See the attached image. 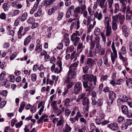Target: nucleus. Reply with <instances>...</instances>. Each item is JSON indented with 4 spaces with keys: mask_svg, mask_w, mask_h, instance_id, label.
I'll return each mask as SVG.
<instances>
[{
    "mask_svg": "<svg viewBox=\"0 0 132 132\" xmlns=\"http://www.w3.org/2000/svg\"><path fill=\"white\" fill-rule=\"evenodd\" d=\"M82 78V79L84 81L83 82V87L86 88L85 91L89 93L92 92L94 88L92 86L93 83L94 85H96V77L92 75L87 74L83 75Z\"/></svg>",
    "mask_w": 132,
    "mask_h": 132,
    "instance_id": "1",
    "label": "nucleus"
},
{
    "mask_svg": "<svg viewBox=\"0 0 132 132\" xmlns=\"http://www.w3.org/2000/svg\"><path fill=\"white\" fill-rule=\"evenodd\" d=\"M112 18L116 22L119 23V22L120 24L122 25L124 21L125 16L122 15L121 13H119L115 16H113Z\"/></svg>",
    "mask_w": 132,
    "mask_h": 132,
    "instance_id": "2",
    "label": "nucleus"
},
{
    "mask_svg": "<svg viewBox=\"0 0 132 132\" xmlns=\"http://www.w3.org/2000/svg\"><path fill=\"white\" fill-rule=\"evenodd\" d=\"M82 85L80 82H78L75 85L73 88L74 93L78 94L81 92L82 90Z\"/></svg>",
    "mask_w": 132,
    "mask_h": 132,
    "instance_id": "3",
    "label": "nucleus"
},
{
    "mask_svg": "<svg viewBox=\"0 0 132 132\" xmlns=\"http://www.w3.org/2000/svg\"><path fill=\"white\" fill-rule=\"evenodd\" d=\"M112 49L113 53L112 52L111 53V57L112 62L113 64L116 59L117 58V51L115 48L114 42H113L112 43Z\"/></svg>",
    "mask_w": 132,
    "mask_h": 132,
    "instance_id": "4",
    "label": "nucleus"
},
{
    "mask_svg": "<svg viewBox=\"0 0 132 132\" xmlns=\"http://www.w3.org/2000/svg\"><path fill=\"white\" fill-rule=\"evenodd\" d=\"M105 19L104 23L106 24V31L105 35L106 36H108L111 32V26H110V19L108 17H105Z\"/></svg>",
    "mask_w": 132,
    "mask_h": 132,
    "instance_id": "5",
    "label": "nucleus"
},
{
    "mask_svg": "<svg viewBox=\"0 0 132 132\" xmlns=\"http://www.w3.org/2000/svg\"><path fill=\"white\" fill-rule=\"evenodd\" d=\"M71 40L74 42L73 44L75 46H76L79 43L80 38L77 36V35L75 33H73L71 37Z\"/></svg>",
    "mask_w": 132,
    "mask_h": 132,
    "instance_id": "6",
    "label": "nucleus"
},
{
    "mask_svg": "<svg viewBox=\"0 0 132 132\" xmlns=\"http://www.w3.org/2000/svg\"><path fill=\"white\" fill-rule=\"evenodd\" d=\"M126 9L127 10H126V20H131L132 18V9L130 10L129 6H127Z\"/></svg>",
    "mask_w": 132,
    "mask_h": 132,
    "instance_id": "7",
    "label": "nucleus"
},
{
    "mask_svg": "<svg viewBox=\"0 0 132 132\" xmlns=\"http://www.w3.org/2000/svg\"><path fill=\"white\" fill-rule=\"evenodd\" d=\"M75 70V68L69 69L68 73V76H67V78H68L69 79H70L73 78L76 75Z\"/></svg>",
    "mask_w": 132,
    "mask_h": 132,
    "instance_id": "8",
    "label": "nucleus"
},
{
    "mask_svg": "<svg viewBox=\"0 0 132 132\" xmlns=\"http://www.w3.org/2000/svg\"><path fill=\"white\" fill-rule=\"evenodd\" d=\"M120 2L122 9V12H125L127 8L126 5L127 3V0H120Z\"/></svg>",
    "mask_w": 132,
    "mask_h": 132,
    "instance_id": "9",
    "label": "nucleus"
},
{
    "mask_svg": "<svg viewBox=\"0 0 132 132\" xmlns=\"http://www.w3.org/2000/svg\"><path fill=\"white\" fill-rule=\"evenodd\" d=\"M108 127L113 130H116L119 128L118 124L116 122L108 124Z\"/></svg>",
    "mask_w": 132,
    "mask_h": 132,
    "instance_id": "10",
    "label": "nucleus"
},
{
    "mask_svg": "<svg viewBox=\"0 0 132 132\" xmlns=\"http://www.w3.org/2000/svg\"><path fill=\"white\" fill-rule=\"evenodd\" d=\"M80 53H75V51H74L71 54L70 58L71 60H73V61H76L77 58V57L79 56Z\"/></svg>",
    "mask_w": 132,
    "mask_h": 132,
    "instance_id": "11",
    "label": "nucleus"
},
{
    "mask_svg": "<svg viewBox=\"0 0 132 132\" xmlns=\"http://www.w3.org/2000/svg\"><path fill=\"white\" fill-rule=\"evenodd\" d=\"M128 100V97L126 96H124L121 98H119L117 100L118 105L121 104V103L127 101Z\"/></svg>",
    "mask_w": 132,
    "mask_h": 132,
    "instance_id": "12",
    "label": "nucleus"
},
{
    "mask_svg": "<svg viewBox=\"0 0 132 132\" xmlns=\"http://www.w3.org/2000/svg\"><path fill=\"white\" fill-rule=\"evenodd\" d=\"M95 63V62L93 59L91 58L88 59L87 64L89 67H92Z\"/></svg>",
    "mask_w": 132,
    "mask_h": 132,
    "instance_id": "13",
    "label": "nucleus"
},
{
    "mask_svg": "<svg viewBox=\"0 0 132 132\" xmlns=\"http://www.w3.org/2000/svg\"><path fill=\"white\" fill-rule=\"evenodd\" d=\"M66 35H67V34L64 35V39L63 40L62 42H63L64 43V45L65 46H67L69 45L70 40L68 36H66Z\"/></svg>",
    "mask_w": 132,
    "mask_h": 132,
    "instance_id": "14",
    "label": "nucleus"
},
{
    "mask_svg": "<svg viewBox=\"0 0 132 132\" xmlns=\"http://www.w3.org/2000/svg\"><path fill=\"white\" fill-rule=\"evenodd\" d=\"M89 99L87 98V97H85L83 100L82 104L83 106L87 105L86 108L88 109L89 107Z\"/></svg>",
    "mask_w": 132,
    "mask_h": 132,
    "instance_id": "15",
    "label": "nucleus"
},
{
    "mask_svg": "<svg viewBox=\"0 0 132 132\" xmlns=\"http://www.w3.org/2000/svg\"><path fill=\"white\" fill-rule=\"evenodd\" d=\"M106 0H96V2L99 3L98 5L101 8L103 9L106 5L105 4V3Z\"/></svg>",
    "mask_w": 132,
    "mask_h": 132,
    "instance_id": "16",
    "label": "nucleus"
},
{
    "mask_svg": "<svg viewBox=\"0 0 132 132\" xmlns=\"http://www.w3.org/2000/svg\"><path fill=\"white\" fill-rule=\"evenodd\" d=\"M70 81L71 80L70 79H69L68 78H66L64 81V82L65 83H68L67 85V88L68 89L71 88L73 85V83L72 82H70Z\"/></svg>",
    "mask_w": 132,
    "mask_h": 132,
    "instance_id": "17",
    "label": "nucleus"
},
{
    "mask_svg": "<svg viewBox=\"0 0 132 132\" xmlns=\"http://www.w3.org/2000/svg\"><path fill=\"white\" fill-rule=\"evenodd\" d=\"M80 12V7L78 6L75 9L73 12V15L74 16L77 17L78 14Z\"/></svg>",
    "mask_w": 132,
    "mask_h": 132,
    "instance_id": "18",
    "label": "nucleus"
},
{
    "mask_svg": "<svg viewBox=\"0 0 132 132\" xmlns=\"http://www.w3.org/2000/svg\"><path fill=\"white\" fill-rule=\"evenodd\" d=\"M31 39V36L30 35H28L24 40V45L26 46L30 42Z\"/></svg>",
    "mask_w": 132,
    "mask_h": 132,
    "instance_id": "19",
    "label": "nucleus"
},
{
    "mask_svg": "<svg viewBox=\"0 0 132 132\" xmlns=\"http://www.w3.org/2000/svg\"><path fill=\"white\" fill-rule=\"evenodd\" d=\"M108 95L109 98L112 100H114L116 98V94L113 91H110Z\"/></svg>",
    "mask_w": 132,
    "mask_h": 132,
    "instance_id": "20",
    "label": "nucleus"
},
{
    "mask_svg": "<svg viewBox=\"0 0 132 132\" xmlns=\"http://www.w3.org/2000/svg\"><path fill=\"white\" fill-rule=\"evenodd\" d=\"M121 107L122 113L125 114H126L128 111V109L127 106L125 105H122L121 106Z\"/></svg>",
    "mask_w": 132,
    "mask_h": 132,
    "instance_id": "21",
    "label": "nucleus"
},
{
    "mask_svg": "<svg viewBox=\"0 0 132 132\" xmlns=\"http://www.w3.org/2000/svg\"><path fill=\"white\" fill-rule=\"evenodd\" d=\"M54 113L56 114L57 116H59L62 113V111L59 109L58 107L53 109Z\"/></svg>",
    "mask_w": 132,
    "mask_h": 132,
    "instance_id": "22",
    "label": "nucleus"
},
{
    "mask_svg": "<svg viewBox=\"0 0 132 132\" xmlns=\"http://www.w3.org/2000/svg\"><path fill=\"white\" fill-rule=\"evenodd\" d=\"M127 27L126 25H123L122 27V29L123 32L124 34L126 37H128V34L126 31Z\"/></svg>",
    "mask_w": 132,
    "mask_h": 132,
    "instance_id": "23",
    "label": "nucleus"
},
{
    "mask_svg": "<svg viewBox=\"0 0 132 132\" xmlns=\"http://www.w3.org/2000/svg\"><path fill=\"white\" fill-rule=\"evenodd\" d=\"M126 84L129 88L132 87V79L129 78L126 81Z\"/></svg>",
    "mask_w": 132,
    "mask_h": 132,
    "instance_id": "24",
    "label": "nucleus"
},
{
    "mask_svg": "<svg viewBox=\"0 0 132 132\" xmlns=\"http://www.w3.org/2000/svg\"><path fill=\"white\" fill-rule=\"evenodd\" d=\"M84 48L83 45V43H79L77 46V50L78 52V53H80L82 51V48Z\"/></svg>",
    "mask_w": 132,
    "mask_h": 132,
    "instance_id": "25",
    "label": "nucleus"
},
{
    "mask_svg": "<svg viewBox=\"0 0 132 132\" xmlns=\"http://www.w3.org/2000/svg\"><path fill=\"white\" fill-rule=\"evenodd\" d=\"M96 42L94 40L90 41L89 43L90 45L89 49L90 50H93L95 47Z\"/></svg>",
    "mask_w": 132,
    "mask_h": 132,
    "instance_id": "26",
    "label": "nucleus"
},
{
    "mask_svg": "<svg viewBox=\"0 0 132 132\" xmlns=\"http://www.w3.org/2000/svg\"><path fill=\"white\" fill-rule=\"evenodd\" d=\"M28 17L27 13L26 12L23 13L22 15V16L20 18L21 19V21L22 22L25 21Z\"/></svg>",
    "mask_w": 132,
    "mask_h": 132,
    "instance_id": "27",
    "label": "nucleus"
},
{
    "mask_svg": "<svg viewBox=\"0 0 132 132\" xmlns=\"http://www.w3.org/2000/svg\"><path fill=\"white\" fill-rule=\"evenodd\" d=\"M71 130V128L67 123L65 126V129L63 130V132H70Z\"/></svg>",
    "mask_w": 132,
    "mask_h": 132,
    "instance_id": "28",
    "label": "nucleus"
},
{
    "mask_svg": "<svg viewBox=\"0 0 132 132\" xmlns=\"http://www.w3.org/2000/svg\"><path fill=\"white\" fill-rule=\"evenodd\" d=\"M42 3L43 6H44L46 7H48V6L49 7V6L51 4L49 0L44 1H43Z\"/></svg>",
    "mask_w": 132,
    "mask_h": 132,
    "instance_id": "29",
    "label": "nucleus"
},
{
    "mask_svg": "<svg viewBox=\"0 0 132 132\" xmlns=\"http://www.w3.org/2000/svg\"><path fill=\"white\" fill-rule=\"evenodd\" d=\"M9 7V5L7 3H5L3 4L2 8L5 12L7 11Z\"/></svg>",
    "mask_w": 132,
    "mask_h": 132,
    "instance_id": "30",
    "label": "nucleus"
},
{
    "mask_svg": "<svg viewBox=\"0 0 132 132\" xmlns=\"http://www.w3.org/2000/svg\"><path fill=\"white\" fill-rule=\"evenodd\" d=\"M120 7L119 4L117 3H116L114 5V13H116L118 12L119 10Z\"/></svg>",
    "mask_w": 132,
    "mask_h": 132,
    "instance_id": "31",
    "label": "nucleus"
},
{
    "mask_svg": "<svg viewBox=\"0 0 132 132\" xmlns=\"http://www.w3.org/2000/svg\"><path fill=\"white\" fill-rule=\"evenodd\" d=\"M79 61H77V62H74L73 64H71L69 67V69H71V68H75L78 67V64L79 63Z\"/></svg>",
    "mask_w": 132,
    "mask_h": 132,
    "instance_id": "32",
    "label": "nucleus"
},
{
    "mask_svg": "<svg viewBox=\"0 0 132 132\" xmlns=\"http://www.w3.org/2000/svg\"><path fill=\"white\" fill-rule=\"evenodd\" d=\"M116 22L112 19V29L114 30H116L117 29V25L116 23Z\"/></svg>",
    "mask_w": 132,
    "mask_h": 132,
    "instance_id": "33",
    "label": "nucleus"
},
{
    "mask_svg": "<svg viewBox=\"0 0 132 132\" xmlns=\"http://www.w3.org/2000/svg\"><path fill=\"white\" fill-rule=\"evenodd\" d=\"M42 14V10L41 9H39L36 13H35L34 16L35 17L40 16Z\"/></svg>",
    "mask_w": 132,
    "mask_h": 132,
    "instance_id": "34",
    "label": "nucleus"
},
{
    "mask_svg": "<svg viewBox=\"0 0 132 132\" xmlns=\"http://www.w3.org/2000/svg\"><path fill=\"white\" fill-rule=\"evenodd\" d=\"M101 31L100 29L98 28H96L94 31V34L95 36L99 35Z\"/></svg>",
    "mask_w": 132,
    "mask_h": 132,
    "instance_id": "35",
    "label": "nucleus"
},
{
    "mask_svg": "<svg viewBox=\"0 0 132 132\" xmlns=\"http://www.w3.org/2000/svg\"><path fill=\"white\" fill-rule=\"evenodd\" d=\"M20 12V11L18 10H15L13 11L12 15L13 16H15L18 15Z\"/></svg>",
    "mask_w": 132,
    "mask_h": 132,
    "instance_id": "36",
    "label": "nucleus"
},
{
    "mask_svg": "<svg viewBox=\"0 0 132 132\" xmlns=\"http://www.w3.org/2000/svg\"><path fill=\"white\" fill-rule=\"evenodd\" d=\"M58 15L57 18V19L58 20H61L63 16V13L62 12H58Z\"/></svg>",
    "mask_w": 132,
    "mask_h": 132,
    "instance_id": "37",
    "label": "nucleus"
},
{
    "mask_svg": "<svg viewBox=\"0 0 132 132\" xmlns=\"http://www.w3.org/2000/svg\"><path fill=\"white\" fill-rule=\"evenodd\" d=\"M119 57L120 59L122 60L123 62H125L127 61L125 57L123 56L122 54L121 53L119 52Z\"/></svg>",
    "mask_w": 132,
    "mask_h": 132,
    "instance_id": "38",
    "label": "nucleus"
},
{
    "mask_svg": "<svg viewBox=\"0 0 132 132\" xmlns=\"http://www.w3.org/2000/svg\"><path fill=\"white\" fill-rule=\"evenodd\" d=\"M89 66L86 65L82 67L83 72L84 73H88L89 69Z\"/></svg>",
    "mask_w": 132,
    "mask_h": 132,
    "instance_id": "39",
    "label": "nucleus"
},
{
    "mask_svg": "<svg viewBox=\"0 0 132 132\" xmlns=\"http://www.w3.org/2000/svg\"><path fill=\"white\" fill-rule=\"evenodd\" d=\"M6 75V72L5 71L2 72L0 75V80L3 81L4 79V78Z\"/></svg>",
    "mask_w": 132,
    "mask_h": 132,
    "instance_id": "40",
    "label": "nucleus"
},
{
    "mask_svg": "<svg viewBox=\"0 0 132 132\" xmlns=\"http://www.w3.org/2000/svg\"><path fill=\"white\" fill-rule=\"evenodd\" d=\"M37 5L35 4L33 8L30 11V14H32L34 13L35 10L37 9Z\"/></svg>",
    "mask_w": 132,
    "mask_h": 132,
    "instance_id": "41",
    "label": "nucleus"
},
{
    "mask_svg": "<svg viewBox=\"0 0 132 132\" xmlns=\"http://www.w3.org/2000/svg\"><path fill=\"white\" fill-rule=\"evenodd\" d=\"M64 120L63 119H61L57 121L56 126H60L63 125Z\"/></svg>",
    "mask_w": 132,
    "mask_h": 132,
    "instance_id": "42",
    "label": "nucleus"
},
{
    "mask_svg": "<svg viewBox=\"0 0 132 132\" xmlns=\"http://www.w3.org/2000/svg\"><path fill=\"white\" fill-rule=\"evenodd\" d=\"M45 114L42 115L40 119L37 121L38 124L43 122V120L45 118Z\"/></svg>",
    "mask_w": 132,
    "mask_h": 132,
    "instance_id": "43",
    "label": "nucleus"
},
{
    "mask_svg": "<svg viewBox=\"0 0 132 132\" xmlns=\"http://www.w3.org/2000/svg\"><path fill=\"white\" fill-rule=\"evenodd\" d=\"M42 46L40 45H37L36 47V48L35 49V51H38V52H40L42 51Z\"/></svg>",
    "mask_w": 132,
    "mask_h": 132,
    "instance_id": "44",
    "label": "nucleus"
},
{
    "mask_svg": "<svg viewBox=\"0 0 132 132\" xmlns=\"http://www.w3.org/2000/svg\"><path fill=\"white\" fill-rule=\"evenodd\" d=\"M31 80L33 81H35L37 79L36 75L34 73L32 74L31 75Z\"/></svg>",
    "mask_w": 132,
    "mask_h": 132,
    "instance_id": "45",
    "label": "nucleus"
},
{
    "mask_svg": "<svg viewBox=\"0 0 132 132\" xmlns=\"http://www.w3.org/2000/svg\"><path fill=\"white\" fill-rule=\"evenodd\" d=\"M121 54H123V55H124L126 53V50L125 47L124 46H123L122 47L121 49Z\"/></svg>",
    "mask_w": 132,
    "mask_h": 132,
    "instance_id": "46",
    "label": "nucleus"
},
{
    "mask_svg": "<svg viewBox=\"0 0 132 132\" xmlns=\"http://www.w3.org/2000/svg\"><path fill=\"white\" fill-rule=\"evenodd\" d=\"M56 65H58V66L60 68V70H62V64L61 61L60 60L58 61L56 63Z\"/></svg>",
    "mask_w": 132,
    "mask_h": 132,
    "instance_id": "47",
    "label": "nucleus"
},
{
    "mask_svg": "<svg viewBox=\"0 0 132 132\" xmlns=\"http://www.w3.org/2000/svg\"><path fill=\"white\" fill-rule=\"evenodd\" d=\"M70 102V100L68 98H66L65 101V103L64 104L65 106L66 107H67L66 109L68 107V106L69 105Z\"/></svg>",
    "mask_w": 132,
    "mask_h": 132,
    "instance_id": "48",
    "label": "nucleus"
},
{
    "mask_svg": "<svg viewBox=\"0 0 132 132\" xmlns=\"http://www.w3.org/2000/svg\"><path fill=\"white\" fill-rule=\"evenodd\" d=\"M126 123L128 125L130 126L132 124V120L130 119H127Z\"/></svg>",
    "mask_w": 132,
    "mask_h": 132,
    "instance_id": "49",
    "label": "nucleus"
},
{
    "mask_svg": "<svg viewBox=\"0 0 132 132\" xmlns=\"http://www.w3.org/2000/svg\"><path fill=\"white\" fill-rule=\"evenodd\" d=\"M124 119V118L123 117L120 116L117 119L118 122L119 123H120L123 121Z\"/></svg>",
    "mask_w": 132,
    "mask_h": 132,
    "instance_id": "50",
    "label": "nucleus"
},
{
    "mask_svg": "<svg viewBox=\"0 0 132 132\" xmlns=\"http://www.w3.org/2000/svg\"><path fill=\"white\" fill-rule=\"evenodd\" d=\"M71 113V111L69 109H66L65 111V115L67 116H68Z\"/></svg>",
    "mask_w": 132,
    "mask_h": 132,
    "instance_id": "51",
    "label": "nucleus"
},
{
    "mask_svg": "<svg viewBox=\"0 0 132 132\" xmlns=\"http://www.w3.org/2000/svg\"><path fill=\"white\" fill-rule=\"evenodd\" d=\"M85 58V56L84 54H82L81 55L80 60L82 64H83L84 63V62Z\"/></svg>",
    "mask_w": 132,
    "mask_h": 132,
    "instance_id": "52",
    "label": "nucleus"
},
{
    "mask_svg": "<svg viewBox=\"0 0 132 132\" xmlns=\"http://www.w3.org/2000/svg\"><path fill=\"white\" fill-rule=\"evenodd\" d=\"M93 38V35H88L86 37V39L87 41H88L89 40H90V41H93L92 39Z\"/></svg>",
    "mask_w": 132,
    "mask_h": 132,
    "instance_id": "53",
    "label": "nucleus"
},
{
    "mask_svg": "<svg viewBox=\"0 0 132 132\" xmlns=\"http://www.w3.org/2000/svg\"><path fill=\"white\" fill-rule=\"evenodd\" d=\"M86 94L85 93H81L78 96V97L81 99H83L85 97Z\"/></svg>",
    "mask_w": 132,
    "mask_h": 132,
    "instance_id": "54",
    "label": "nucleus"
},
{
    "mask_svg": "<svg viewBox=\"0 0 132 132\" xmlns=\"http://www.w3.org/2000/svg\"><path fill=\"white\" fill-rule=\"evenodd\" d=\"M23 123L22 121H20L15 124V127L16 128H20L22 125Z\"/></svg>",
    "mask_w": 132,
    "mask_h": 132,
    "instance_id": "55",
    "label": "nucleus"
},
{
    "mask_svg": "<svg viewBox=\"0 0 132 132\" xmlns=\"http://www.w3.org/2000/svg\"><path fill=\"white\" fill-rule=\"evenodd\" d=\"M0 18L2 19H5L6 18V14L4 13H1L0 15Z\"/></svg>",
    "mask_w": 132,
    "mask_h": 132,
    "instance_id": "56",
    "label": "nucleus"
},
{
    "mask_svg": "<svg viewBox=\"0 0 132 132\" xmlns=\"http://www.w3.org/2000/svg\"><path fill=\"white\" fill-rule=\"evenodd\" d=\"M95 122L96 123L97 125H100L101 123H102V119H96L95 120Z\"/></svg>",
    "mask_w": 132,
    "mask_h": 132,
    "instance_id": "57",
    "label": "nucleus"
},
{
    "mask_svg": "<svg viewBox=\"0 0 132 132\" xmlns=\"http://www.w3.org/2000/svg\"><path fill=\"white\" fill-rule=\"evenodd\" d=\"M35 21L34 19L32 18H29L27 20V23L29 24H32Z\"/></svg>",
    "mask_w": 132,
    "mask_h": 132,
    "instance_id": "58",
    "label": "nucleus"
},
{
    "mask_svg": "<svg viewBox=\"0 0 132 132\" xmlns=\"http://www.w3.org/2000/svg\"><path fill=\"white\" fill-rule=\"evenodd\" d=\"M56 102L57 101H53L51 104V105L53 107V109L58 107L56 106Z\"/></svg>",
    "mask_w": 132,
    "mask_h": 132,
    "instance_id": "59",
    "label": "nucleus"
},
{
    "mask_svg": "<svg viewBox=\"0 0 132 132\" xmlns=\"http://www.w3.org/2000/svg\"><path fill=\"white\" fill-rule=\"evenodd\" d=\"M62 70H60V69H59V68L57 67H56L55 69L54 72L58 74L60 73L62 71Z\"/></svg>",
    "mask_w": 132,
    "mask_h": 132,
    "instance_id": "60",
    "label": "nucleus"
},
{
    "mask_svg": "<svg viewBox=\"0 0 132 132\" xmlns=\"http://www.w3.org/2000/svg\"><path fill=\"white\" fill-rule=\"evenodd\" d=\"M114 100H112L111 99L109 98V99L108 100L107 103L108 105V106H110L113 103Z\"/></svg>",
    "mask_w": 132,
    "mask_h": 132,
    "instance_id": "61",
    "label": "nucleus"
},
{
    "mask_svg": "<svg viewBox=\"0 0 132 132\" xmlns=\"http://www.w3.org/2000/svg\"><path fill=\"white\" fill-rule=\"evenodd\" d=\"M123 81V80L122 79H119L117 80L116 82V84L118 85H120L122 83V82Z\"/></svg>",
    "mask_w": 132,
    "mask_h": 132,
    "instance_id": "62",
    "label": "nucleus"
},
{
    "mask_svg": "<svg viewBox=\"0 0 132 132\" xmlns=\"http://www.w3.org/2000/svg\"><path fill=\"white\" fill-rule=\"evenodd\" d=\"M20 21V18H18L15 21V22L14 24V25L16 26H18Z\"/></svg>",
    "mask_w": 132,
    "mask_h": 132,
    "instance_id": "63",
    "label": "nucleus"
},
{
    "mask_svg": "<svg viewBox=\"0 0 132 132\" xmlns=\"http://www.w3.org/2000/svg\"><path fill=\"white\" fill-rule=\"evenodd\" d=\"M103 103V101L101 99H98L96 102V103L98 104L97 106H99L102 105Z\"/></svg>",
    "mask_w": 132,
    "mask_h": 132,
    "instance_id": "64",
    "label": "nucleus"
}]
</instances>
